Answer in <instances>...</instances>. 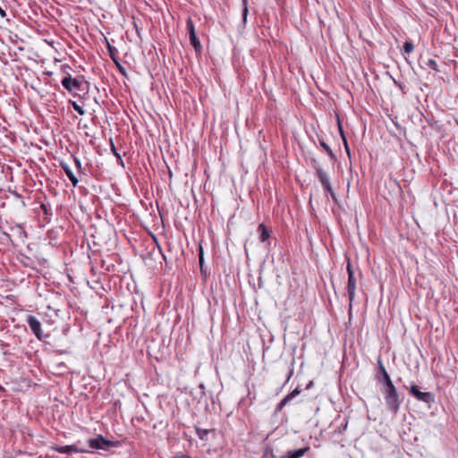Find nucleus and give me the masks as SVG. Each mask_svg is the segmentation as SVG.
<instances>
[{
  "instance_id": "nucleus-1",
  "label": "nucleus",
  "mask_w": 458,
  "mask_h": 458,
  "mask_svg": "<svg viewBox=\"0 0 458 458\" xmlns=\"http://www.w3.org/2000/svg\"><path fill=\"white\" fill-rule=\"evenodd\" d=\"M62 86L74 96L81 97L80 92L86 95L89 91V83L83 76L72 78L71 74H67L61 81Z\"/></svg>"
},
{
  "instance_id": "nucleus-2",
  "label": "nucleus",
  "mask_w": 458,
  "mask_h": 458,
  "mask_svg": "<svg viewBox=\"0 0 458 458\" xmlns=\"http://www.w3.org/2000/svg\"><path fill=\"white\" fill-rule=\"evenodd\" d=\"M381 392L384 394L387 409L394 414H396L400 409L402 400L394 385L383 386Z\"/></svg>"
},
{
  "instance_id": "nucleus-3",
  "label": "nucleus",
  "mask_w": 458,
  "mask_h": 458,
  "mask_svg": "<svg viewBox=\"0 0 458 458\" xmlns=\"http://www.w3.org/2000/svg\"><path fill=\"white\" fill-rule=\"evenodd\" d=\"M346 270L348 273V282H347L346 289H347V295L349 298V311H351L352 308V302H353L354 297H355V291L357 288V279H356L352 266L349 259L347 261Z\"/></svg>"
},
{
  "instance_id": "nucleus-4",
  "label": "nucleus",
  "mask_w": 458,
  "mask_h": 458,
  "mask_svg": "<svg viewBox=\"0 0 458 458\" xmlns=\"http://www.w3.org/2000/svg\"><path fill=\"white\" fill-rule=\"evenodd\" d=\"M89 446L96 450H108L111 447H118L119 441H111L106 439L102 435H98L95 438H90L88 441Z\"/></svg>"
},
{
  "instance_id": "nucleus-5",
  "label": "nucleus",
  "mask_w": 458,
  "mask_h": 458,
  "mask_svg": "<svg viewBox=\"0 0 458 458\" xmlns=\"http://www.w3.org/2000/svg\"><path fill=\"white\" fill-rule=\"evenodd\" d=\"M26 322L28 323L32 333L39 341H46V339L49 337L48 334L45 335L43 333L41 323L35 316L29 315L26 318Z\"/></svg>"
},
{
  "instance_id": "nucleus-6",
  "label": "nucleus",
  "mask_w": 458,
  "mask_h": 458,
  "mask_svg": "<svg viewBox=\"0 0 458 458\" xmlns=\"http://www.w3.org/2000/svg\"><path fill=\"white\" fill-rule=\"evenodd\" d=\"M186 28L189 33L191 45L193 47L196 53H200L202 46L200 44L199 38L197 37L194 23L191 18H188L186 21Z\"/></svg>"
},
{
  "instance_id": "nucleus-7",
  "label": "nucleus",
  "mask_w": 458,
  "mask_h": 458,
  "mask_svg": "<svg viewBox=\"0 0 458 458\" xmlns=\"http://www.w3.org/2000/svg\"><path fill=\"white\" fill-rule=\"evenodd\" d=\"M410 394L415 397L418 401L423 402L425 403H431L435 401L434 394L430 392H421L416 385H411L410 386Z\"/></svg>"
},
{
  "instance_id": "nucleus-8",
  "label": "nucleus",
  "mask_w": 458,
  "mask_h": 458,
  "mask_svg": "<svg viewBox=\"0 0 458 458\" xmlns=\"http://www.w3.org/2000/svg\"><path fill=\"white\" fill-rule=\"evenodd\" d=\"M80 441L73 445H54L52 449L59 454H71L72 453H87L88 450L84 447L79 445Z\"/></svg>"
},
{
  "instance_id": "nucleus-9",
  "label": "nucleus",
  "mask_w": 458,
  "mask_h": 458,
  "mask_svg": "<svg viewBox=\"0 0 458 458\" xmlns=\"http://www.w3.org/2000/svg\"><path fill=\"white\" fill-rule=\"evenodd\" d=\"M377 369L378 374L377 375V380L381 383L383 386L394 384L380 358L377 359Z\"/></svg>"
},
{
  "instance_id": "nucleus-10",
  "label": "nucleus",
  "mask_w": 458,
  "mask_h": 458,
  "mask_svg": "<svg viewBox=\"0 0 458 458\" xmlns=\"http://www.w3.org/2000/svg\"><path fill=\"white\" fill-rule=\"evenodd\" d=\"M301 389L299 387H296L295 389H293L291 393H289L288 394H286L281 401L280 403L276 405V412H280L283 408L291 401L293 400L295 396H297L300 393H301Z\"/></svg>"
},
{
  "instance_id": "nucleus-11",
  "label": "nucleus",
  "mask_w": 458,
  "mask_h": 458,
  "mask_svg": "<svg viewBox=\"0 0 458 458\" xmlns=\"http://www.w3.org/2000/svg\"><path fill=\"white\" fill-rule=\"evenodd\" d=\"M301 389L299 387H296L295 389H293L291 393H289L288 394H286L281 401L280 403L276 405V412H280L283 408L291 401L293 400L295 396H297L300 393H301Z\"/></svg>"
},
{
  "instance_id": "nucleus-12",
  "label": "nucleus",
  "mask_w": 458,
  "mask_h": 458,
  "mask_svg": "<svg viewBox=\"0 0 458 458\" xmlns=\"http://www.w3.org/2000/svg\"><path fill=\"white\" fill-rule=\"evenodd\" d=\"M310 446L305 445L302 448L296 450L287 451L284 455L280 456V458H301L304 454H306L310 451Z\"/></svg>"
},
{
  "instance_id": "nucleus-13",
  "label": "nucleus",
  "mask_w": 458,
  "mask_h": 458,
  "mask_svg": "<svg viewBox=\"0 0 458 458\" xmlns=\"http://www.w3.org/2000/svg\"><path fill=\"white\" fill-rule=\"evenodd\" d=\"M60 166L64 171L65 174L71 181L72 186L76 187L78 185L79 181L73 174V172L72 171V169L70 168V166L64 162H61Z\"/></svg>"
},
{
  "instance_id": "nucleus-14",
  "label": "nucleus",
  "mask_w": 458,
  "mask_h": 458,
  "mask_svg": "<svg viewBox=\"0 0 458 458\" xmlns=\"http://www.w3.org/2000/svg\"><path fill=\"white\" fill-rule=\"evenodd\" d=\"M258 233H259V241L261 242H268L271 237V230H269L264 224L259 225Z\"/></svg>"
},
{
  "instance_id": "nucleus-15",
  "label": "nucleus",
  "mask_w": 458,
  "mask_h": 458,
  "mask_svg": "<svg viewBox=\"0 0 458 458\" xmlns=\"http://www.w3.org/2000/svg\"><path fill=\"white\" fill-rule=\"evenodd\" d=\"M322 186L331 183L329 177L324 169H318L315 174Z\"/></svg>"
},
{
  "instance_id": "nucleus-16",
  "label": "nucleus",
  "mask_w": 458,
  "mask_h": 458,
  "mask_svg": "<svg viewBox=\"0 0 458 458\" xmlns=\"http://www.w3.org/2000/svg\"><path fill=\"white\" fill-rule=\"evenodd\" d=\"M319 145L323 148V150L329 156L331 160H336L335 154L332 151L331 148L322 139H318Z\"/></svg>"
},
{
  "instance_id": "nucleus-17",
  "label": "nucleus",
  "mask_w": 458,
  "mask_h": 458,
  "mask_svg": "<svg viewBox=\"0 0 458 458\" xmlns=\"http://www.w3.org/2000/svg\"><path fill=\"white\" fill-rule=\"evenodd\" d=\"M195 430L199 439L203 441H207L209 433L214 432V430L204 429L197 426H195Z\"/></svg>"
},
{
  "instance_id": "nucleus-18",
  "label": "nucleus",
  "mask_w": 458,
  "mask_h": 458,
  "mask_svg": "<svg viewBox=\"0 0 458 458\" xmlns=\"http://www.w3.org/2000/svg\"><path fill=\"white\" fill-rule=\"evenodd\" d=\"M107 51H108L109 56H110V58L112 59V61H113L114 64H117V60H119V57H118V55H117V54H118V50L116 49V47H114V46H111V45L107 42Z\"/></svg>"
},
{
  "instance_id": "nucleus-19",
  "label": "nucleus",
  "mask_w": 458,
  "mask_h": 458,
  "mask_svg": "<svg viewBox=\"0 0 458 458\" xmlns=\"http://www.w3.org/2000/svg\"><path fill=\"white\" fill-rule=\"evenodd\" d=\"M322 188H323L324 193L326 195L329 194L330 197L332 198V199L334 200V202L336 203L337 202V198H336V195H335V191H334V190H333V188L331 186V183L324 185V186H322Z\"/></svg>"
},
{
  "instance_id": "nucleus-20",
  "label": "nucleus",
  "mask_w": 458,
  "mask_h": 458,
  "mask_svg": "<svg viewBox=\"0 0 458 458\" xmlns=\"http://www.w3.org/2000/svg\"><path fill=\"white\" fill-rule=\"evenodd\" d=\"M242 20H243V22H246L247 16L249 13L248 0H242Z\"/></svg>"
},
{
  "instance_id": "nucleus-21",
  "label": "nucleus",
  "mask_w": 458,
  "mask_h": 458,
  "mask_svg": "<svg viewBox=\"0 0 458 458\" xmlns=\"http://www.w3.org/2000/svg\"><path fill=\"white\" fill-rule=\"evenodd\" d=\"M69 103L79 114L83 115L85 114V111L82 108V106H81L76 101L69 100Z\"/></svg>"
},
{
  "instance_id": "nucleus-22",
  "label": "nucleus",
  "mask_w": 458,
  "mask_h": 458,
  "mask_svg": "<svg viewBox=\"0 0 458 458\" xmlns=\"http://www.w3.org/2000/svg\"><path fill=\"white\" fill-rule=\"evenodd\" d=\"M414 50V45L411 40H406L403 44V51L406 54H411Z\"/></svg>"
},
{
  "instance_id": "nucleus-23",
  "label": "nucleus",
  "mask_w": 458,
  "mask_h": 458,
  "mask_svg": "<svg viewBox=\"0 0 458 458\" xmlns=\"http://www.w3.org/2000/svg\"><path fill=\"white\" fill-rule=\"evenodd\" d=\"M199 267H200L201 273H204V270H203L204 251H203L201 245H199Z\"/></svg>"
},
{
  "instance_id": "nucleus-24",
  "label": "nucleus",
  "mask_w": 458,
  "mask_h": 458,
  "mask_svg": "<svg viewBox=\"0 0 458 458\" xmlns=\"http://www.w3.org/2000/svg\"><path fill=\"white\" fill-rule=\"evenodd\" d=\"M426 65H427L428 67H429L430 69H432V70L436 71V72H438V71H439V70H438L437 64L436 60H434V59H428V60L427 61V63H426Z\"/></svg>"
},
{
  "instance_id": "nucleus-25",
  "label": "nucleus",
  "mask_w": 458,
  "mask_h": 458,
  "mask_svg": "<svg viewBox=\"0 0 458 458\" xmlns=\"http://www.w3.org/2000/svg\"><path fill=\"white\" fill-rule=\"evenodd\" d=\"M310 165H311V167L315 170V174L318 173V169H323L316 158L310 159Z\"/></svg>"
},
{
  "instance_id": "nucleus-26",
  "label": "nucleus",
  "mask_w": 458,
  "mask_h": 458,
  "mask_svg": "<svg viewBox=\"0 0 458 458\" xmlns=\"http://www.w3.org/2000/svg\"><path fill=\"white\" fill-rule=\"evenodd\" d=\"M40 208L42 209L44 215H46V216H51L52 215L51 208H48L45 203H41Z\"/></svg>"
},
{
  "instance_id": "nucleus-27",
  "label": "nucleus",
  "mask_w": 458,
  "mask_h": 458,
  "mask_svg": "<svg viewBox=\"0 0 458 458\" xmlns=\"http://www.w3.org/2000/svg\"><path fill=\"white\" fill-rule=\"evenodd\" d=\"M337 123H338V129H339V132H340L341 138H342L343 140H344V139H346V137L344 135V130H343V127H342L339 116H337Z\"/></svg>"
},
{
  "instance_id": "nucleus-28",
  "label": "nucleus",
  "mask_w": 458,
  "mask_h": 458,
  "mask_svg": "<svg viewBox=\"0 0 458 458\" xmlns=\"http://www.w3.org/2000/svg\"><path fill=\"white\" fill-rule=\"evenodd\" d=\"M337 123H338V129H339V132H340L341 138H342L343 140H344V139H346V137L344 135V130H343V127H342L339 116H337Z\"/></svg>"
},
{
  "instance_id": "nucleus-29",
  "label": "nucleus",
  "mask_w": 458,
  "mask_h": 458,
  "mask_svg": "<svg viewBox=\"0 0 458 458\" xmlns=\"http://www.w3.org/2000/svg\"><path fill=\"white\" fill-rule=\"evenodd\" d=\"M73 160H74V164L76 165V168L79 171L81 170V160L78 157H73Z\"/></svg>"
},
{
  "instance_id": "nucleus-30",
  "label": "nucleus",
  "mask_w": 458,
  "mask_h": 458,
  "mask_svg": "<svg viewBox=\"0 0 458 458\" xmlns=\"http://www.w3.org/2000/svg\"><path fill=\"white\" fill-rule=\"evenodd\" d=\"M347 428V421L344 424H342L341 427L338 428L337 430H335V432H338L339 434H342L343 431H344Z\"/></svg>"
},
{
  "instance_id": "nucleus-31",
  "label": "nucleus",
  "mask_w": 458,
  "mask_h": 458,
  "mask_svg": "<svg viewBox=\"0 0 458 458\" xmlns=\"http://www.w3.org/2000/svg\"><path fill=\"white\" fill-rule=\"evenodd\" d=\"M343 143H344V148L346 150V153L348 154V156L351 155V152H350V148H349V145H348V142H347V140L344 139V140H343Z\"/></svg>"
},
{
  "instance_id": "nucleus-32",
  "label": "nucleus",
  "mask_w": 458,
  "mask_h": 458,
  "mask_svg": "<svg viewBox=\"0 0 458 458\" xmlns=\"http://www.w3.org/2000/svg\"><path fill=\"white\" fill-rule=\"evenodd\" d=\"M115 65L117 66L118 70L123 73L124 74L125 73V71H124V68L121 65L119 60H117V64H115Z\"/></svg>"
},
{
  "instance_id": "nucleus-33",
  "label": "nucleus",
  "mask_w": 458,
  "mask_h": 458,
  "mask_svg": "<svg viewBox=\"0 0 458 458\" xmlns=\"http://www.w3.org/2000/svg\"><path fill=\"white\" fill-rule=\"evenodd\" d=\"M0 16L5 18L7 16L6 12L0 6Z\"/></svg>"
},
{
  "instance_id": "nucleus-34",
  "label": "nucleus",
  "mask_w": 458,
  "mask_h": 458,
  "mask_svg": "<svg viewBox=\"0 0 458 458\" xmlns=\"http://www.w3.org/2000/svg\"><path fill=\"white\" fill-rule=\"evenodd\" d=\"M111 145H112V150H113V152L114 153V155H115L118 158H121L120 155L116 152L115 147H114V145L113 144V142H111Z\"/></svg>"
},
{
  "instance_id": "nucleus-35",
  "label": "nucleus",
  "mask_w": 458,
  "mask_h": 458,
  "mask_svg": "<svg viewBox=\"0 0 458 458\" xmlns=\"http://www.w3.org/2000/svg\"><path fill=\"white\" fill-rule=\"evenodd\" d=\"M174 458H189V456L184 454H178L174 456Z\"/></svg>"
},
{
  "instance_id": "nucleus-36",
  "label": "nucleus",
  "mask_w": 458,
  "mask_h": 458,
  "mask_svg": "<svg viewBox=\"0 0 458 458\" xmlns=\"http://www.w3.org/2000/svg\"><path fill=\"white\" fill-rule=\"evenodd\" d=\"M293 373V369H291L289 373H288V377H287L286 382L289 381V379L292 377Z\"/></svg>"
},
{
  "instance_id": "nucleus-37",
  "label": "nucleus",
  "mask_w": 458,
  "mask_h": 458,
  "mask_svg": "<svg viewBox=\"0 0 458 458\" xmlns=\"http://www.w3.org/2000/svg\"><path fill=\"white\" fill-rule=\"evenodd\" d=\"M313 386V381H310V383L307 385L306 388L309 389Z\"/></svg>"
},
{
  "instance_id": "nucleus-38",
  "label": "nucleus",
  "mask_w": 458,
  "mask_h": 458,
  "mask_svg": "<svg viewBox=\"0 0 458 458\" xmlns=\"http://www.w3.org/2000/svg\"><path fill=\"white\" fill-rule=\"evenodd\" d=\"M0 391L4 392V388L0 385Z\"/></svg>"
}]
</instances>
